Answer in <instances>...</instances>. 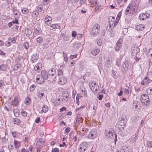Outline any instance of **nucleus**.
<instances>
[{"label": "nucleus", "instance_id": "obj_28", "mask_svg": "<svg viewBox=\"0 0 152 152\" xmlns=\"http://www.w3.org/2000/svg\"><path fill=\"white\" fill-rule=\"evenodd\" d=\"M37 142L38 143L43 145L44 142V140L41 138H37Z\"/></svg>", "mask_w": 152, "mask_h": 152}, {"label": "nucleus", "instance_id": "obj_29", "mask_svg": "<svg viewBox=\"0 0 152 152\" xmlns=\"http://www.w3.org/2000/svg\"><path fill=\"white\" fill-rule=\"evenodd\" d=\"M39 15V12L37 11H34L32 13V16L33 18H35L38 16Z\"/></svg>", "mask_w": 152, "mask_h": 152}, {"label": "nucleus", "instance_id": "obj_36", "mask_svg": "<svg viewBox=\"0 0 152 152\" xmlns=\"http://www.w3.org/2000/svg\"><path fill=\"white\" fill-rule=\"evenodd\" d=\"M31 101L30 99L28 97L26 98L24 103L26 105H28L30 103Z\"/></svg>", "mask_w": 152, "mask_h": 152}, {"label": "nucleus", "instance_id": "obj_31", "mask_svg": "<svg viewBox=\"0 0 152 152\" xmlns=\"http://www.w3.org/2000/svg\"><path fill=\"white\" fill-rule=\"evenodd\" d=\"M82 97L81 95L79 94H77L76 97V102L77 105H79V99Z\"/></svg>", "mask_w": 152, "mask_h": 152}, {"label": "nucleus", "instance_id": "obj_45", "mask_svg": "<svg viewBox=\"0 0 152 152\" xmlns=\"http://www.w3.org/2000/svg\"><path fill=\"white\" fill-rule=\"evenodd\" d=\"M23 46L26 49V50H27L29 47V44L28 42H25L23 45Z\"/></svg>", "mask_w": 152, "mask_h": 152}, {"label": "nucleus", "instance_id": "obj_24", "mask_svg": "<svg viewBox=\"0 0 152 152\" xmlns=\"http://www.w3.org/2000/svg\"><path fill=\"white\" fill-rule=\"evenodd\" d=\"M17 39V37L16 36L11 37H9L8 39V40L10 41L11 42H12L13 44H15L16 43V40Z\"/></svg>", "mask_w": 152, "mask_h": 152}, {"label": "nucleus", "instance_id": "obj_42", "mask_svg": "<svg viewBox=\"0 0 152 152\" xmlns=\"http://www.w3.org/2000/svg\"><path fill=\"white\" fill-rule=\"evenodd\" d=\"M21 67V65L20 64H17L14 66L15 69L16 70H18Z\"/></svg>", "mask_w": 152, "mask_h": 152}, {"label": "nucleus", "instance_id": "obj_16", "mask_svg": "<svg viewBox=\"0 0 152 152\" xmlns=\"http://www.w3.org/2000/svg\"><path fill=\"white\" fill-rule=\"evenodd\" d=\"M51 17L47 15L45 18V23L48 25H49L51 23Z\"/></svg>", "mask_w": 152, "mask_h": 152}, {"label": "nucleus", "instance_id": "obj_61", "mask_svg": "<svg viewBox=\"0 0 152 152\" xmlns=\"http://www.w3.org/2000/svg\"><path fill=\"white\" fill-rule=\"evenodd\" d=\"M124 91L125 93L126 94H129V90L126 88H124Z\"/></svg>", "mask_w": 152, "mask_h": 152}, {"label": "nucleus", "instance_id": "obj_41", "mask_svg": "<svg viewBox=\"0 0 152 152\" xmlns=\"http://www.w3.org/2000/svg\"><path fill=\"white\" fill-rule=\"evenodd\" d=\"M147 92L148 94L152 95V88H149L147 89Z\"/></svg>", "mask_w": 152, "mask_h": 152}, {"label": "nucleus", "instance_id": "obj_51", "mask_svg": "<svg viewBox=\"0 0 152 152\" xmlns=\"http://www.w3.org/2000/svg\"><path fill=\"white\" fill-rule=\"evenodd\" d=\"M35 88V86L34 84L32 85L30 87V90L31 91H33Z\"/></svg>", "mask_w": 152, "mask_h": 152}, {"label": "nucleus", "instance_id": "obj_44", "mask_svg": "<svg viewBox=\"0 0 152 152\" xmlns=\"http://www.w3.org/2000/svg\"><path fill=\"white\" fill-rule=\"evenodd\" d=\"M146 145L147 146L151 148L152 147V141H149L147 142Z\"/></svg>", "mask_w": 152, "mask_h": 152}, {"label": "nucleus", "instance_id": "obj_40", "mask_svg": "<svg viewBox=\"0 0 152 152\" xmlns=\"http://www.w3.org/2000/svg\"><path fill=\"white\" fill-rule=\"evenodd\" d=\"M22 12L24 14H27L29 12V11L27 8H23L21 10Z\"/></svg>", "mask_w": 152, "mask_h": 152}, {"label": "nucleus", "instance_id": "obj_2", "mask_svg": "<svg viewBox=\"0 0 152 152\" xmlns=\"http://www.w3.org/2000/svg\"><path fill=\"white\" fill-rule=\"evenodd\" d=\"M48 73L49 75L50 80V82L55 81L56 80L57 78L58 77V75H56V70L55 69L52 68L48 71Z\"/></svg>", "mask_w": 152, "mask_h": 152}, {"label": "nucleus", "instance_id": "obj_63", "mask_svg": "<svg viewBox=\"0 0 152 152\" xmlns=\"http://www.w3.org/2000/svg\"><path fill=\"white\" fill-rule=\"evenodd\" d=\"M77 54H76L75 55H71L70 57L69 58H70L71 59H73L77 57Z\"/></svg>", "mask_w": 152, "mask_h": 152}, {"label": "nucleus", "instance_id": "obj_53", "mask_svg": "<svg viewBox=\"0 0 152 152\" xmlns=\"http://www.w3.org/2000/svg\"><path fill=\"white\" fill-rule=\"evenodd\" d=\"M100 5L97 6V7H95L94 8V11L96 13H97L99 9Z\"/></svg>", "mask_w": 152, "mask_h": 152}, {"label": "nucleus", "instance_id": "obj_43", "mask_svg": "<svg viewBox=\"0 0 152 152\" xmlns=\"http://www.w3.org/2000/svg\"><path fill=\"white\" fill-rule=\"evenodd\" d=\"M120 18L118 17L117 16V17L116 18V20L115 21H114V26H116L118 23L119 22V20Z\"/></svg>", "mask_w": 152, "mask_h": 152}, {"label": "nucleus", "instance_id": "obj_47", "mask_svg": "<svg viewBox=\"0 0 152 152\" xmlns=\"http://www.w3.org/2000/svg\"><path fill=\"white\" fill-rule=\"evenodd\" d=\"M5 44L7 46L9 47L11 45V41L8 40L5 42Z\"/></svg>", "mask_w": 152, "mask_h": 152}, {"label": "nucleus", "instance_id": "obj_62", "mask_svg": "<svg viewBox=\"0 0 152 152\" xmlns=\"http://www.w3.org/2000/svg\"><path fill=\"white\" fill-rule=\"evenodd\" d=\"M136 93L138 92L140 90V88L138 87H134Z\"/></svg>", "mask_w": 152, "mask_h": 152}, {"label": "nucleus", "instance_id": "obj_3", "mask_svg": "<svg viewBox=\"0 0 152 152\" xmlns=\"http://www.w3.org/2000/svg\"><path fill=\"white\" fill-rule=\"evenodd\" d=\"M63 72L61 70L58 71V83L59 84L63 85L66 82V79L63 76Z\"/></svg>", "mask_w": 152, "mask_h": 152}, {"label": "nucleus", "instance_id": "obj_7", "mask_svg": "<svg viewBox=\"0 0 152 152\" xmlns=\"http://www.w3.org/2000/svg\"><path fill=\"white\" fill-rule=\"evenodd\" d=\"M61 99L62 102H64L69 101V94L68 91H63L62 94Z\"/></svg>", "mask_w": 152, "mask_h": 152}, {"label": "nucleus", "instance_id": "obj_6", "mask_svg": "<svg viewBox=\"0 0 152 152\" xmlns=\"http://www.w3.org/2000/svg\"><path fill=\"white\" fill-rule=\"evenodd\" d=\"M88 144L86 142L81 143L79 145L78 149V152H85L87 148Z\"/></svg>", "mask_w": 152, "mask_h": 152}, {"label": "nucleus", "instance_id": "obj_21", "mask_svg": "<svg viewBox=\"0 0 152 152\" xmlns=\"http://www.w3.org/2000/svg\"><path fill=\"white\" fill-rule=\"evenodd\" d=\"M14 143L15 147L16 149L20 147V142L14 140Z\"/></svg>", "mask_w": 152, "mask_h": 152}, {"label": "nucleus", "instance_id": "obj_32", "mask_svg": "<svg viewBox=\"0 0 152 152\" xmlns=\"http://www.w3.org/2000/svg\"><path fill=\"white\" fill-rule=\"evenodd\" d=\"M139 104V102L137 101H134L133 104V106L135 109H137L138 107V105Z\"/></svg>", "mask_w": 152, "mask_h": 152}, {"label": "nucleus", "instance_id": "obj_48", "mask_svg": "<svg viewBox=\"0 0 152 152\" xmlns=\"http://www.w3.org/2000/svg\"><path fill=\"white\" fill-rule=\"evenodd\" d=\"M137 117L136 116H133L131 118L132 121H133L134 122H137Z\"/></svg>", "mask_w": 152, "mask_h": 152}, {"label": "nucleus", "instance_id": "obj_30", "mask_svg": "<svg viewBox=\"0 0 152 152\" xmlns=\"http://www.w3.org/2000/svg\"><path fill=\"white\" fill-rule=\"evenodd\" d=\"M20 120L18 118H15L13 119V123L14 124L19 125L20 124Z\"/></svg>", "mask_w": 152, "mask_h": 152}, {"label": "nucleus", "instance_id": "obj_56", "mask_svg": "<svg viewBox=\"0 0 152 152\" xmlns=\"http://www.w3.org/2000/svg\"><path fill=\"white\" fill-rule=\"evenodd\" d=\"M148 53L150 57L152 58V49H150L148 51Z\"/></svg>", "mask_w": 152, "mask_h": 152}, {"label": "nucleus", "instance_id": "obj_25", "mask_svg": "<svg viewBox=\"0 0 152 152\" xmlns=\"http://www.w3.org/2000/svg\"><path fill=\"white\" fill-rule=\"evenodd\" d=\"M60 26L57 24H53L50 27V29L53 30V29H56V28H59Z\"/></svg>", "mask_w": 152, "mask_h": 152}, {"label": "nucleus", "instance_id": "obj_57", "mask_svg": "<svg viewBox=\"0 0 152 152\" xmlns=\"http://www.w3.org/2000/svg\"><path fill=\"white\" fill-rule=\"evenodd\" d=\"M115 18L114 16H110L109 17V21H114L115 20Z\"/></svg>", "mask_w": 152, "mask_h": 152}, {"label": "nucleus", "instance_id": "obj_35", "mask_svg": "<svg viewBox=\"0 0 152 152\" xmlns=\"http://www.w3.org/2000/svg\"><path fill=\"white\" fill-rule=\"evenodd\" d=\"M37 94L39 99H42L44 96V94L41 92H38Z\"/></svg>", "mask_w": 152, "mask_h": 152}, {"label": "nucleus", "instance_id": "obj_14", "mask_svg": "<svg viewBox=\"0 0 152 152\" xmlns=\"http://www.w3.org/2000/svg\"><path fill=\"white\" fill-rule=\"evenodd\" d=\"M150 16V14L147 12H145V13L140 14L139 16V18L140 20H143L145 19L148 18Z\"/></svg>", "mask_w": 152, "mask_h": 152}, {"label": "nucleus", "instance_id": "obj_13", "mask_svg": "<svg viewBox=\"0 0 152 152\" xmlns=\"http://www.w3.org/2000/svg\"><path fill=\"white\" fill-rule=\"evenodd\" d=\"M139 6V2L137 1H134V3L133 4L132 7L130 8L131 9V11L133 12V13L135 12L137 10V8Z\"/></svg>", "mask_w": 152, "mask_h": 152}, {"label": "nucleus", "instance_id": "obj_55", "mask_svg": "<svg viewBox=\"0 0 152 152\" xmlns=\"http://www.w3.org/2000/svg\"><path fill=\"white\" fill-rule=\"evenodd\" d=\"M40 29L39 28H38V29L37 28H35L34 29V33L35 34L37 35L39 33Z\"/></svg>", "mask_w": 152, "mask_h": 152}, {"label": "nucleus", "instance_id": "obj_23", "mask_svg": "<svg viewBox=\"0 0 152 152\" xmlns=\"http://www.w3.org/2000/svg\"><path fill=\"white\" fill-rule=\"evenodd\" d=\"M19 103V101L18 97H15L14 100L12 101V104L13 106H16Z\"/></svg>", "mask_w": 152, "mask_h": 152}, {"label": "nucleus", "instance_id": "obj_39", "mask_svg": "<svg viewBox=\"0 0 152 152\" xmlns=\"http://www.w3.org/2000/svg\"><path fill=\"white\" fill-rule=\"evenodd\" d=\"M43 39L42 37H38L37 39V42L39 43H42L43 41Z\"/></svg>", "mask_w": 152, "mask_h": 152}, {"label": "nucleus", "instance_id": "obj_1", "mask_svg": "<svg viewBox=\"0 0 152 152\" xmlns=\"http://www.w3.org/2000/svg\"><path fill=\"white\" fill-rule=\"evenodd\" d=\"M152 81V70L148 72L143 80L141 81V83L142 85L148 84Z\"/></svg>", "mask_w": 152, "mask_h": 152}, {"label": "nucleus", "instance_id": "obj_49", "mask_svg": "<svg viewBox=\"0 0 152 152\" xmlns=\"http://www.w3.org/2000/svg\"><path fill=\"white\" fill-rule=\"evenodd\" d=\"M85 107H86V106L85 105H84L80 106V107H79V108H76L75 109V111L76 112H77L78 111H79V110H81V109H82L83 108Z\"/></svg>", "mask_w": 152, "mask_h": 152}, {"label": "nucleus", "instance_id": "obj_4", "mask_svg": "<svg viewBox=\"0 0 152 152\" xmlns=\"http://www.w3.org/2000/svg\"><path fill=\"white\" fill-rule=\"evenodd\" d=\"M100 26L98 24H95L93 27L91 32V34L93 36H97L99 33Z\"/></svg>", "mask_w": 152, "mask_h": 152}, {"label": "nucleus", "instance_id": "obj_59", "mask_svg": "<svg viewBox=\"0 0 152 152\" xmlns=\"http://www.w3.org/2000/svg\"><path fill=\"white\" fill-rule=\"evenodd\" d=\"M136 139V137H132L129 139L130 141L132 142H134L135 141Z\"/></svg>", "mask_w": 152, "mask_h": 152}, {"label": "nucleus", "instance_id": "obj_19", "mask_svg": "<svg viewBox=\"0 0 152 152\" xmlns=\"http://www.w3.org/2000/svg\"><path fill=\"white\" fill-rule=\"evenodd\" d=\"M108 25L109 26H107V27L106 29L108 31H110L112 29L113 24L114 23V21H109Z\"/></svg>", "mask_w": 152, "mask_h": 152}, {"label": "nucleus", "instance_id": "obj_52", "mask_svg": "<svg viewBox=\"0 0 152 152\" xmlns=\"http://www.w3.org/2000/svg\"><path fill=\"white\" fill-rule=\"evenodd\" d=\"M38 10L39 12H41L43 10L42 6V5H39L37 7Z\"/></svg>", "mask_w": 152, "mask_h": 152}, {"label": "nucleus", "instance_id": "obj_33", "mask_svg": "<svg viewBox=\"0 0 152 152\" xmlns=\"http://www.w3.org/2000/svg\"><path fill=\"white\" fill-rule=\"evenodd\" d=\"M42 111L45 113H46L48 110V107L45 105L43 106L42 108Z\"/></svg>", "mask_w": 152, "mask_h": 152}, {"label": "nucleus", "instance_id": "obj_50", "mask_svg": "<svg viewBox=\"0 0 152 152\" xmlns=\"http://www.w3.org/2000/svg\"><path fill=\"white\" fill-rule=\"evenodd\" d=\"M102 40L100 39H97V43L99 46H101L102 44Z\"/></svg>", "mask_w": 152, "mask_h": 152}, {"label": "nucleus", "instance_id": "obj_9", "mask_svg": "<svg viewBox=\"0 0 152 152\" xmlns=\"http://www.w3.org/2000/svg\"><path fill=\"white\" fill-rule=\"evenodd\" d=\"M89 86L91 90L94 92L97 91L99 88L98 84L95 82L90 83Z\"/></svg>", "mask_w": 152, "mask_h": 152}, {"label": "nucleus", "instance_id": "obj_8", "mask_svg": "<svg viewBox=\"0 0 152 152\" xmlns=\"http://www.w3.org/2000/svg\"><path fill=\"white\" fill-rule=\"evenodd\" d=\"M141 100L144 105H147L149 101L148 96L146 94H143L141 96Z\"/></svg>", "mask_w": 152, "mask_h": 152}, {"label": "nucleus", "instance_id": "obj_15", "mask_svg": "<svg viewBox=\"0 0 152 152\" xmlns=\"http://www.w3.org/2000/svg\"><path fill=\"white\" fill-rule=\"evenodd\" d=\"M40 75L45 80L48 79V75L45 71L44 70H42Z\"/></svg>", "mask_w": 152, "mask_h": 152}, {"label": "nucleus", "instance_id": "obj_11", "mask_svg": "<svg viewBox=\"0 0 152 152\" xmlns=\"http://www.w3.org/2000/svg\"><path fill=\"white\" fill-rule=\"evenodd\" d=\"M39 56L37 54H34L32 55L30 58V61L32 63H35L37 62L39 59Z\"/></svg>", "mask_w": 152, "mask_h": 152}, {"label": "nucleus", "instance_id": "obj_37", "mask_svg": "<svg viewBox=\"0 0 152 152\" xmlns=\"http://www.w3.org/2000/svg\"><path fill=\"white\" fill-rule=\"evenodd\" d=\"M64 61L66 63L68 61V58L67 57V54H65L64 52H63Z\"/></svg>", "mask_w": 152, "mask_h": 152}, {"label": "nucleus", "instance_id": "obj_5", "mask_svg": "<svg viewBox=\"0 0 152 152\" xmlns=\"http://www.w3.org/2000/svg\"><path fill=\"white\" fill-rule=\"evenodd\" d=\"M114 133V130L112 128H110L108 129H106L105 130L104 134L107 137L112 138L113 136Z\"/></svg>", "mask_w": 152, "mask_h": 152}, {"label": "nucleus", "instance_id": "obj_34", "mask_svg": "<svg viewBox=\"0 0 152 152\" xmlns=\"http://www.w3.org/2000/svg\"><path fill=\"white\" fill-rule=\"evenodd\" d=\"M133 13V12L131 11V9L130 8V7H128L126 10L125 14L127 15L129 13Z\"/></svg>", "mask_w": 152, "mask_h": 152}, {"label": "nucleus", "instance_id": "obj_22", "mask_svg": "<svg viewBox=\"0 0 152 152\" xmlns=\"http://www.w3.org/2000/svg\"><path fill=\"white\" fill-rule=\"evenodd\" d=\"M144 28V26L143 25H139L136 27V29L137 31L143 30Z\"/></svg>", "mask_w": 152, "mask_h": 152}, {"label": "nucleus", "instance_id": "obj_12", "mask_svg": "<svg viewBox=\"0 0 152 152\" xmlns=\"http://www.w3.org/2000/svg\"><path fill=\"white\" fill-rule=\"evenodd\" d=\"M36 79L37 82L39 84H41L45 82V80L40 74H39L36 76Z\"/></svg>", "mask_w": 152, "mask_h": 152}, {"label": "nucleus", "instance_id": "obj_54", "mask_svg": "<svg viewBox=\"0 0 152 152\" xmlns=\"http://www.w3.org/2000/svg\"><path fill=\"white\" fill-rule=\"evenodd\" d=\"M22 115L24 116H26L27 115V113L25 111L22 110L21 112Z\"/></svg>", "mask_w": 152, "mask_h": 152}, {"label": "nucleus", "instance_id": "obj_64", "mask_svg": "<svg viewBox=\"0 0 152 152\" xmlns=\"http://www.w3.org/2000/svg\"><path fill=\"white\" fill-rule=\"evenodd\" d=\"M52 152H58L59 149L58 148H53L52 151Z\"/></svg>", "mask_w": 152, "mask_h": 152}, {"label": "nucleus", "instance_id": "obj_10", "mask_svg": "<svg viewBox=\"0 0 152 152\" xmlns=\"http://www.w3.org/2000/svg\"><path fill=\"white\" fill-rule=\"evenodd\" d=\"M97 135V132L96 129H93L89 132L88 135V138L93 139L95 138Z\"/></svg>", "mask_w": 152, "mask_h": 152}, {"label": "nucleus", "instance_id": "obj_18", "mask_svg": "<svg viewBox=\"0 0 152 152\" xmlns=\"http://www.w3.org/2000/svg\"><path fill=\"white\" fill-rule=\"evenodd\" d=\"M34 70L37 71H39L42 69V65L40 63H38L35 65L34 67Z\"/></svg>", "mask_w": 152, "mask_h": 152}, {"label": "nucleus", "instance_id": "obj_27", "mask_svg": "<svg viewBox=\"0 0 152 152\" xmlns=\"http://www.w3.org/2000/svg\"><path fill=\"white\" fill-rule=\"evenodd\" d=\"M7 69L6 65L4 64H2L0 65V70L5 71Z\"/></svg>", "mask_w": 152, "mask_h": 152}, {"label": "nucleus", "instance_id": "obj_26", "mask_svg": "<svg viewBox=\"0 0 152 152\" xmlns=\"http://www.w3.org/2000/svg\"><path fill=\"white\" fill-rule=\"evenodd\" d=\"M13 113L14 115L16 117H18L19 115L20 111L17 109H14L13 110Z\"/></svg>", "mask_w": 152, "mask_h": 152}, {"label": "nucleus", "instance_id": "obj_38", "mask_svg": "<svg viewBox=\"0 0 152 152\" xmlns=\"http://www.w3.org/2000/svg\"><path fill=\"white\" fill-rule=\"evenodd\" d=\"M121 45H120L119 44H116V46L115 48V50L116 51H118L121 49Z\"/></svg>", "mask_w": 152, "mask_h": 152}, {"label": "nucleus", "instance_id": "obj_46", "mask_svg": "<svg viewBox=\"0 0 152 152\" xmlns=\"http://www.w3.org/2000/svg\"><path fill=\"white\" fill-rule=\"evenodd\" d=\"M50 44L48 43H45L43 44V46H44L43 48L44 49L47 48H48L49 47L50 45Z\"/></svg>", "mask_w": 152, "mask_h": 152}, {"label": "nucleus", "instance_id": "obj_60", "mask_svg": "<svg viewBox=\"0 0 152 152\" xmlns=\"http://www.w3.org/2000/svg\"><path fill=\"white\" fill-rule=\"evenodd\" d=\"M4 85V82L2 80H0V88H1Z\"/></svg>", "mask_w": 152, "mask_h": 152}, {"label": "nucleus", "instance_id": "obj_17", "mask_svg": "<svg viewBox=\"0 0 152 152\" xmlns=\"http://www.w3.org/2000/svg\"><path fill=\"white\" fill-rule=\"evenodd\" d=\"M99 49L96 47L92 50L91 53L94 56H96L99 53Z\"/></svg>", "mask_w": 152, "mask_h": 152}, {"label": "nucleus", "instance_id": "obj_20", "mask_svg": "<svg viewBox=\"0 0 152 152\" xmlns=\"http://www.w3.org/2000/svg\"><path fill=\"white\" fill-rule=\"evenodd\" d=\"M31 30L29 28H26L25 29V33L27 37H29L31 34Z\"/></svg>", "mask_w": 152, "mask_h": 152}, {"label": "nucleus", "instance_id": "obj_58", "mask_svg": "<svg viewBox=\"0 0 152 152\" xmlns=\"http://www.w3.org/2000/svg\"><path fill=\"white\" fill-rule=\"evenodd\" d=\"M123 42V40L122 38H120L117 42V44H119L120 45H121L122 43Z\"/></svg>", "mask_w": 152, "mask_h": 152}]
</instances>
